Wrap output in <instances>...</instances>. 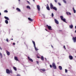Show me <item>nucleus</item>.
Returning a JSON list of instances; mask_svg holds the SVG:
<instances>
[{"mask_svg": "<svg viewBox=\"0 0 76 76\" xmlns=\"http://www.w3.org/2000/svg\"><path fill=\"white\" fill-rule=\"evenodd\" d=\"M50 8L51 9H53V10H56V11H57V9L56 8V7H54L53 6V4L52 3H51L50 4Z\"/></svg>", "mask_w": 76, "mask_h": 76, "instance_id": "f257e3e1", "label": "nucleus"}, {"mask_svg": "<svg viewBox=\"0 0 76 76\" xmlns=\"http://www.w3.org/2000/svg\"><path fill=\"white\" fill-rule=\"evenodd\" d=\"M46 26L47 27L48 29L49 30H52L53 29L51 28V27L50 26H49L48 25H46Z\"/></svg>", "mask_w": 76, "mask_h": 76, "instance_id": "f03ea898", "label": "nucleus"}, {"mask_svg": "<svg viewBox=\"0 0 76 76\" xmlns=\"http://www.w3.org/2000/svg\"><path fill=\"white\" fill-rule=\"evenodd\" d=\"M6 72L7 74H10V71L9 70V69H6Z\"/></svg>", "mask_w": 76, "mask_h": 76, "instance_id": "7ed1b4c3", "label": "nucleus"}, {"mask_svg": "<svg viewBox=\"0 0 76 76\" xmlns=\"http://www.w3.org/2000/svg\"><path fill=\"white\" fill-rule=\"evenodd\" d=\"M54 21L56 24H58L59 23L58 22V21L56 19H54Z\"/></svg>", "mask_w": 76, "mask_h": 76, "instance_id": "20e7f679", "label": "nucleus"}, {"mask_svg": "<svg viewBox=\"0 0 76 76\" xmlns=\"http://www.w3.org/2000/svg\"><path fill=\"white\" fill-rule=\"evenodd\" d=\"M28 58L30 61H31V62H33V60L31 58H30L28 56Z\"/></svg>", "mask_w": 76, "mask_h": 76, "instance_id": "39448f33", "label": "nucleus"}, {"mask_svg": "<svg viewBox=\"0 0 76 76\" xmlns=\"http://www.w3.org/2000/svg\"><path fill=\"white\" fill-rule=\"evenodd\" d=\"M37 8L38 10V11H39L40 10V6L39 5H37Z\"/></svg>", "mask_w": 76, "mask_h": 76, "instance_id": "423d86ee", "label": "nucleus"}, {"mask_svg": "<svg viewBox=\"0 0 76 76\" xmlns=\"http://www.w3.org/2000/svg\"><path fill=\"white\" fill-rule=\"evenodd\" d=\"M72 39L74 41V42H76V37H73L72 38Z\"/></svg>", "mask_w": 76, "mask_h": 76, "instance_id": "0eeeda50", "label": "nucleus"}, {"mask_svg": "<svg viewBox=\"0 0 76 76\" xmlns=\"http://www.w3.org/2000/svg\"><path fill=\"white\" fill-rule=\"evenodd\" d=\"M47 7H46V8L48 10H50V7H49V6H48V4H47Z\"/></svg>", "mask_w": 76, "mask_h": 76, "instance_id": "6e6552de", "label": "nucleus"}, {"mask_svg": "<svg viewBox=\"0 0 76 76\" xmlns=\"http://www.w3.org/2000/svg\"><path fill=\"white\" fill-rule=\"evenodd\" d=\"M6 53L8 56H9V55H10V52L8 51L7 50H6Z\"/></svg>", "mask_w": 76, "mask_h": 76, "instance_id": "1a4fd4ad", "label": "nucleus"}, {"mask_svg": "<svg viewBox=\"0 0 76 76\" xmlns=\"http://www.w3.org/2000/svg\"><path fill=\"white\" fill-rule=\"evenodd\" d=\"M69 58L70 60H72V59H73V56H69Z\"/></svg>", "mask_w": 76, "mask_h": 76, "instance_id": "9d476101", "label": "nucleus"}, {"mask_svg": "<svg viewBox=\"0 0 76 76\" xmlns=\"http://www.w3.org/2000/svg\"><path fill=\"white\" fill-rule=\"evenodd\" d=\"M5 19H7V20H9L10 19H9V18L7 17H6V16H5L4 17Z\"/></svg>", "mask_w": 76, "mask_h": 76, "instance_id": "9b49d317", "label": "nucleus"}, {"mask_svg": "<svg viewBox=\"0 0 76 76\" xmlns=\"http://www.w3.org/2000/svg\"><path fill=\"white\" fill-rule=\"evenodd\" d=\"M28 19L29 20H30L31 22H32V21H33V20L32 19H31L30 18H28Z\"/></svg>", "mask_w": 76, "mask_h": 76, "instance_id": "f8f14e48", "label": "nucleus"}, {"mask_svg": "<svg viewBox=\"0 0 76 76\" xmlns=\"http://www.w3.org/2000/svg\"><path fill=\"white\" fill-rule=\"evenodd\" d=\"M14 58L15 60H16V61H19V60H18V57H15Z\"/></svg>", "mask_w": 76, "mask_h": 76, "instance_id": "ddd939ff", "label": "nucleus"}, {"mask_svg": "<svg viewBox=\"0 0 76 76\" xmlns=\"http://www.w3.org/2000/svg\"><path fill=\"white\" fill-rule=\"evenodd\" d=\"M40 72L42 71L43 72H45V69H40Z\"/></svg>", "mask_w": 76, "mask_h": 76, "instance_id": "4468645a", "label": "nucleus"}, {"mask_svg": "<svg viewBox=\"0 0 76 76\" xmlns=\"http://www.w3.org/2000/svg\"><path fill=\"white\" fill-rule=\"evenodd\" d=\"M40 58L42 60V61H44V57H43V56H41V57Z\"/></svg>", "mask_w": 76, "mask_h": 76, "instance_id": "2eb2a0df", "label": "nucleus"}, {"mask_svg": "<svg viewBox=\"0 0 76 76\" xmlns=\"http://www.w3.org/2000/svg\"><path fill=\"white\" fill-rule=\"evenodd\" d=\"M69 26V28L71 29H72V28H73V25L72 24H71V25H70Z\"/></svg>", "mask_w": 76, "mask_h": 76, "instance_id": "dca6fc26", "label": "nucleus"}, {"mask_svg": "<svg viewBox=\"0 0 76 76\" xmlns=\"http://www.w3.org/2000/svg\"><path fill=\"white\" fill-rule=\"evenodd\" d=\"M52 67L53 69H57V66H56V65L55 66H52Z\"/></svg>", "mask_w": 76, "mask_h": 76, "instance_id": "f3484780", "label": "nucleus"}, {"mask_svg": "<svg viewBox=\"0 0 76 76\" xmlns=\"http://www.w3.org/2000/svg\"><path fill=\"white\" fill-rule=\"evenodd\" d=\"M16 10H17V11H18V12H20V9H19V8H17L16 9Z\"/></svg>", "mask_w": 76, "mask_h": 76, "instance_id": "a211bd4d", "label": "nucleus"}, {"mask_svg": "<svg viewBox=\"0 0 76 76\" xmlns=\"http://www.w3.org/2000/svg\"><path fill=\"white\" fill-rule=\"evenodd\" d=\"M58 67L59 69V70H62V67H61V66H58Z\"/></svg>", "mask_w": 76, "mask_h": 76, "instance_id": "6ab92c4d", "label": "nucleus"}, {"mask_svg": "<svg viewBox=\"0 0 76 76\" xmlns=\"http://www.w3.org/2000/svg\"><path fill=\"white\" fill-rule=\"evenodd\" d=\"M73 10L74 12V13H76V10H75V8H74V7H73Z\"/></svg>", "mask_w": 76, "mask_h": 76, "instance_id": "aec40b11", "label": "nucleus"}, {"mask_svg": "<svg viewBox=\"0 0 76 76\" xmlns=\"http://www.w3.org/2000/svg\"><path fill=\"white\" fill-rule=\"evenodd\" d=\"M66 13L67 15H71V13L69 12H66Z\"/></svg>", "mask_w": 76, "mask_h": 76, "instance_id": "412c9836", "label": "nucleus"}, {"mask_svg": "<svg viewBox=\"0 0 76 76\" xmlns=\"http://www.w3.org/2000/svg\"><path fill=\"white\" fill-rule=\"evenodd\" d=\"M32 42H33L34 45V47L35 46V42L34 41H32Z\"/></svg>", "mask_w": 76, "mask_h": 76, "instance_id": "4be33fe9", "label": "nucleus"}, {"mask_svg": "<svg viewBox=\"0 0 76 76\" xmlns=\"http://www.w3.org/2000/svg\"><path fill=\"white\" fill-rule=\"evenodd\" d=\"M13 68L14 70H15V71H17V69H16V67L15 66H14L13 67Z\"/></svg>", "mask_w": 76, "mask_h": 76, "instance_id": "5701e85b", "label": "nucleus"}, {"mask_svg": "<svg viewBox=\"0 0 76 76\" xmlns=\"http://www.w3.org/2000/svg\"><path fill=\"white\" fill-rule=\"evenodd\" d=\"M63 20L64 22H65L66 23V19L65 18L63 19V20Z\"/></svg>", "mask_w": 76, "mask_h": 76, "instance_id": "b1692460", "label": "nucleus"}, {"mask_svg": "<svg viewBox=\"0 0 76 76\" xmlns=\"http://www.w3.org/2000/svg\"><path fill=\"white\" fill-rule=\"evenodd\" d=\"M5 23H6V24H8V21L7 20H6L5 21Z\"/></svg>", "mask_w": 76, "mask_h": 76, "instance_id": "393cba45", "label": "nucleus"}, {"mask_svg": "<svg viewBox=\"0 0 76 76\" xmlns=\"http://www.w3.org/2000/svg\"><path fill=\"white\" fill-rule=\"evenodd\" d=\"M34 48L36 51H38V48H36V46H34Z\"/></svg>", "mask_w": 76, "mask_h": 76, "instance_id": "a878e982", "label": "nucleus"}, {"mask_svg": "<svg viewBox=\"0 0 76 76\" xmlns=\"http://www.w3.org/2000/svg\"><path fill=\"white\" fill-rule=\"evenodd\" d=\"M60 18L61 20L63 19V16H60Z\"/></svg>", "mask_w": 76, "mask_h": 76, "instance_id": "bb28decb", "label": "nucleus"}, {"mask_svg": "<svg viewBox=\"0 0 76 76\" xmlns=\"http://www.w3.org/2000/svg\"><path fill=\"white\" fill-rule=\"evenodd\" d=\"M56 66V64H55V63L53 62L52 64V66Z\"/></svg>", "mask_w": 76, "mask_h": 76, "instance_id": "cd10ccee", "label": "nucleus"}, {"mask_svg": "<svg viewBox=\"0 0 76 76\" xmlns=\"http://www.w3.org/2000/svg\"><path fill=\"white\" fill-rule=\"evenodd\" d=\"M26 7H27V9H31V8L28 6H27Z\"/></svg>", "mask_w": 76, "mask_h": 76, "instance_id": "c85d7f7f", "label": "nucleus"}, {"mask_svg": "<svg viewBox=\"0 0 76 76\" xmlns=\"http://www.w3.org/2000/svg\"><path fill=\"white\" fill-rule=\"evenodd\" d=\"M0 56H1V58H2V57H3V55H2V54L1 53V52H0Z\"/></svg>", "mask_w": 76, "mask_h": 76, "instance_id": "c756f323", "label": "nucleus"}, {"mask_svg": "<svg viewBox=\"0 0 76 76\" xmlns=\"http://www.w3.org/2000/svg\"><path fill=\"white\" fill-rule=\"evenodd\" d=\"M8 12V11L7 10H5L4 11V13H7Z\"/></svg>", "mask_w": 76, "mask_h": 76, "instance_id": "7c9ffc66", "label": "nucleus"}, {"mask_svg": "<svg viewBox=\"0 0 76 76\" xmlns=\"http://www.w3.org/2000/svg\"><path fill=\"white\" fill-rule=\"evenodd\" d=\"M63 1L64 3H66V1L65 0H63Z\"/></svg>", "mask_w": 76, "mask_h": 76, "instance_id": "2f4dec72", "label": "nucleus"}, {"mask_svg": "<svg viewBox=\"0 0 76 76\" xmlns=\"http://www.w3.org/2000/svg\"><path fill=\"white\" fill-rule=\"evenodd\" d=\"M65 73H67V69H65Z\"/></svg>", "mask_w": 76, "mask_h": 76, "instance_id": "473e14b6", "label": "nucleus"}, {"mask_svg": "<svg viewBox=\"0 0 76 76\" xmlns=\"http://www.w3.org/2000/svg\"><path fill=\"white\" fill-rule=\"evenodd\" d=\"M54 16V14L53 13H52V17H53Z\"/></svg>", "mask_w": 76, "mask_h": 76, "instance_id": "72a5a7b5", "label": "nucleus"}, {"mask_svg": "<svg viewBox=\"0 0 76 76\" xmlns=\"http://www.w3.org/2000/svg\"><path fill=\"white\" fill-rule=\"evenodd\" d=\"M58 4L59 5V6H61V4H60V3L58 2Z\"/></svg>", "mask_w": 76, "mask_h": 76, "instance_id": "f704fd0d", "label": "nucleus"}, {"mask_svg": "<svg viewBox=\"0 0 76 76\" xmlns=\"http://www.w3.org/2000/svg\"><path fill=\"white\" fill-rule=\"evenodd\" d=\"M6 41H7V42H8V41H9V39H6Z\"/></svg>", "mask_w": 76, "mask_h": 76, "instance_id": "c9c22d12", "label": "nucleus"}, {"mask_svg": "<svg viewBox=\"0 0 76 76\" xmlns=\"http://www.w3.org/2000/svg\"><path fill=\"white\" fill-rule=\"evenodd\" d=\"M50 66L51 68H52V67H53V66L51 65H50Z\"/></svg>", "mask_w": 76, "mask_h": 76, "instance_id": "e433bc0d", "label": "nucleus"}, {"mask_svg": "<svg viewBox=\"0 0 76 76\" xmlns=\"http://www.w3.org/2000/svg\"><path fill=\"white\" fill-rule=\"evenodd\" d=\"M37 64H39V62H38V61H37Z\"/></svg>", "mask_w": 76, "mask_h": 76, "instance_id": "4c0bfd02", "label": "nucleus"}, {"mask_svg": "<svg viewBox=\"0 0 76 76\" xmlns=\"http://www.w3.org/2000/svg\"><path fill=\"white\" fill-rule=\"evenodd\" d=\"M55 1L56 3H57V0H55Z\"/></svg>", "mask_w": 76, "mask_h": 76, "instance_id": "58836bf2", "label": "nucleus"}, {"mask_svg": "<svg viewBox=\"0 0 76 76\" xmlns=\"http://www.w3.org/2000/svg\"><path fill=\"white\" fill-rule=\"evenodd\" d=\"M37 58H40V57H39V56H37Z\"/></svg>", "mask_w": 76, "mask_h": 76, "instance_id": "ea45409f", "label": "nucleus"}, {"mask_svg": "<svg viewBox=\"0 0 76 76\" xmlns=\"http://www.w3.org/2000/svg\"><path fill=\"white\" fill-rule=\"evenodd\" d=\"M27 2L28 3V4H30V2H29V1H27Z\"/></svg>", "mask_w": 76, "mask_h": 76, "instance_id": "a19ab883", "label": "nucleus"}, {"mask_svg": "<svg viewBox=\"0 0 76 76\" xmlns=\"http://www.w3.org/2000/svg\"><path fill=\"white\" fill-rule=\"evenodd\" d=\"M64 48H65V49H66V47H65V46L64 45Z\"/></svg>", "mask_w": 76, "mask_h": 76, "instance_id": "79ce46f5", "label": "nucleus"}, {"mask_svg": "<svg viewBox=\"0 0 76 76\" xmlns=\"http://www.w3.org/2000/svg\"><path fill=\"white\" fill-rule=\"evenodd\" d=\"M17 76H20V75L19 74H18Z\"/></svg>", "mask_w": 76, "mask_h": 76, "instance_id": "37998d69", "label": "nucleus"}, {"mask_svg": "<svg viewBox=\"0 0 76 76\" xmlns=\"http://www.w3.org/2000/svg\"><path fill=\"white\" fill-rule=\"evenodd\" d=\"M13 45H15V43H13Z\"/></svg>", "mask_w": 76, "mask_h": 76, "instance_id": "c03bdc74", "label": "nucleus"}, {"mask_svg": "<svg viewBox=\"0 0 76 76\" xmlns=\"http://www.w3.org/2000/svg\"><path fill=\"white\" fill-rule=\"evenodd\" d=\"M10 73H12V71H10Z\"/></svg>", "mask_w": 76, "mask_h": 76, "instance_id": "a18cd8bd", "label": "nucleus"}, {"mask_svg": "<svg viewBox=\"0 0 76 76\" xmlns=\"http://www.w3.org/2000/svg\"><path fill=\"white\" fill-rule=\"evenodd\" d=\"M0 49L1 50H2V49H1V47H0Z\"/></svg>", "mask_w": 76, "mask_h": 76, "instance_id": "49530a36", "label": "nucleus"}, {"mask_svg": "<svg viewBox=\"0 0 76 76\" xmlns=\"http://www.w3.org/2000/svg\"><path fill=\"white\" fill-rule=\"evenodd\" d=\"M45 30L46 31H47V29H45Z\"/></svg>", "mask_w": 76, "mask_h": 76, "instance_id": "de8ad7c7", "label": "nucleus"}, {"mask_svg": "<svg viewBox=\"0 0 76 76\" xmlns=\"http://www.w3.org/2000/svg\"><path fill=\"white\" fill-rule=\"evenodd\" d=\"M51 46L52 48H53V45H51Z\"/></svg>", "mask_w": 76, "mask_h": 76, "instance_id": "09e8293b", "label": "nucleus"}, {"mask_svg": "<svg viewBox=\"0 0 76 76\" xmlns=\"http://www.w3.org/2000/svg\"><path fill=\"white\" fill-rule=\"evenodd\" d=\"M1 13L0 12V16H1Z\"/></svg>", "mask_w": 76, "mask_h": 76, "instance_id": "8fccbe9b", "label": "nucleus"}, {"mask_svg": "<svg viewBox=\"0 0 76 76\" xmlns=\"http://www.w3.org/2000/svg\"><path fill=\"white\" fill-rule=\"evenodd\" d=\"M33 1L35 2V0H33Z\"/></svg>", "mask_w": 76, "mask_h": 76, "instance_id": "3c124183", "label": "nucleus"}, {"mask_svg": "<svg viewBox=\"0 0 76 76\" xmlns=\"http://www.w3.org/2000/svg\"><path fill=\"white\" fill-rule=\"evenodd\" d=\"M45 60H46V61H47V58H45Z\"/></svg>", "mask_w": 76, "mask_h": 76, "instance_id": "603ef678", "label": "nucleus"}, {"mask_svg": "<svg viewBox=\"0 0 76 76\" xmlns=\"http://www.w3.org/2000/svg\"><path fill=\"white\" fill-rule=\"evenodd\" d=\"M75 28L76 29V26H75Z\"/></svg>", "mask_w": 76, "mask_h": 76, "instance_id": "864d4df0", "label": "nucleus"}, {"mask_svg": "<svg viewBox=\"0 0 76 76\" xmlns=\"http://www.w3.org/2000/svg\"><path fill=\"white\" fill-rule=\"evenodd\" d=\"M13 39H11V40H13Z\"/></svg>", "mask_w": 76, "mask_h": 76, "instance_id": "5fc2aeb1", "label": "nucleus"}, {"mask_svg": "<svg viewBox=\"0 0 76 76\" xmlns=\"http://www.w3.org/2000/svg\"><path fill=\"white\" fill-rule=\"evenodd\" d=\"M61 31V30H60V31Z\"/></svg>", "mask_w": 76, "mask_h": 76, "instance_id": "6e6d98bb", "label": "nucleus"}, {"mask_svg": "<svg viewBox=\"0 0 76 76\" xmlns=\"http://www.w3.org/2000/svg\"><path fill=\"white\" fill-rule=\"evenodd\" d=\"M59 63V62H58V64Z\"/></svg>", "mask_w": 76, "mask_h": 76, "instance_id": "4d7b16f0", "label": "nucleus"}, {"mask_svg": "<svg viewBox=\"0 0 76 76\" xmlns=\"http://www.w3.org/2000/svg\"><path fill=\"white\" fill-rule=\"evenodd\" d=\"M19 0V1H20V0Z\"/></svg>", "mask_w": 76, "mask_h": 76, "instance_id": "13d9d810", "label": "nucleus"}]
</instances>
